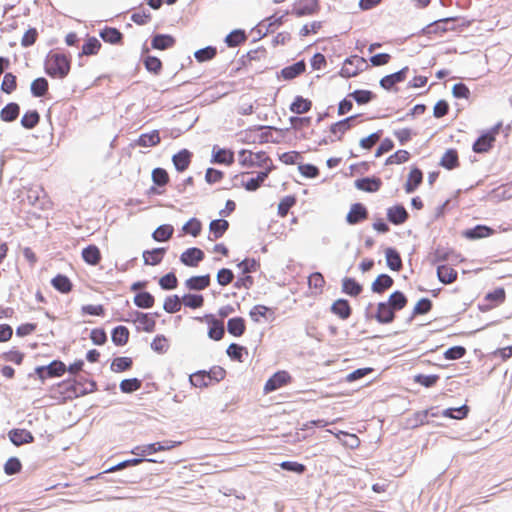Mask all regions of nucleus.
Instances as JSON below:
<instances>
[{
  "label": "nucleus",
  "mask_w": 512,
  "mask_h": 512,
  "mask_svg": "<svg viewBox=\"0 0 512 512\" xmlns=\"http://www.w3.org/2000/svg\"><path fill=\"white\" fill-rule=\"evenodd\" d=\"M238 163L246 171L243 174L260 171L272 172L274 167L272 159L265 151L253 152L248 149H242L238 152Z\"/></svg>",
  "instance_id": "f257e3e1"
},
{
  "label": "nucleus",
  "mask_w": 512,
  "mask_h": 512,
  "mask_svg": "<svg viewBox=\"0 0 512 512\" xmlns=\"http://www.w3.org/2000/svg\"><path fill=\"white\" fill-rule=\"evenodd\" d=\"M44 70L52 78H65L71 70L70 55L60 51H50L44 62Z\"/></svg>",
  "instance_id": "f03ea898"
},
{
  "label": "nucleus",
  "mask_w": 512,
  "mask_h": 512,
  "mask_svg": "<svg viewBox=\"0 0 512 512\" xmlns=\"http://www.w3.org/2000/svg\"><path fill=\"white\" fill-rule=\"evenodd\" d=\"M194 320L208 325V337L214 341H219L224 337L225 327L223 320L217 319L214 314H205L195 317Z\"/></svg>",
  "instance_id": "7ed1b4c3"
},
{
  "label": "nucleus",
  "mask_w": 512,
  "mask_h": 512,
  "mask_svg": "<svg viewBox=\"0 0 512 512\" xmlns=\"http://www.w3.org/2000/svg\"><path fill=\"white\" fill-rule=\"evenodd\" d=\"M357 115L349 116L329 127V142L342 141L344 135L356 125Z\"/></svg>",
  "instance_id": "20e7f679"
},
{
  "label": "nucleus",
  "mask_w": 512,
  "mask_h": 512,
  "mask_svg": "<svg viewBox=\"0 0 512 512\" xmlns=\"http://www.w3.org/2000/svg\"><path fill=\"white\" fill-rule=\"evenodd\" d=\"M502 124L498 123L491 129L482 134L473 144L472 149L475 153H486L494 145Z\"/></svg>",
  "instance_id": "39448f33"
},
{
  "label": "nucleus",
  "mask_w": 512,
  "mask_h": 512,
  "mask_svg": "<svg viewBox=\"0 0 512 512\" xmlns=\"http://www.w3.org/2000/svg\"><path fill=\"white\" fill-rule=\"evenodd\" d=\"M292 382L291 375L285 371H277L274 373L265 383L263 392L265 394L271 393L277 389H280Z\"/></svg>",
  "instance_id": "423d86ee"
},
{
  "label": "nucleus",
  "mask_w": 512,
  "mask_h": 512,
  "mask_svg": "<svg viewBox=\"0 0 512 512\" xmlns=\"http://www.w3.org/2000/svg\"><path fill=\"white\" fill-rule=\"evenodd\" d=\"M365 64L366 60L363 57L357 55L351 56L344 61L340 74L346 78L354 77L363 70Z\"/></svg>",
  "instance_id": "0eeeda50"
},
{
  "label": "nucleus",
  "mask_w": 512,
  "mask_h": 512,
  "mask_svg": "<svg viewBox=\"0 0 512 512\" xmlns=\"http://www.w3.org/2000/svg\"><path fill=\"white\" fill-rule=\"evenodd\" d=\"M204 258V252L197 247L188 248L180 255L181 263L188 267H197Z\"/></svg>",
  "instance_id": "6e6552de"
},
{
  "label": "nucleus",
  "mask_w": 512,
  "mask_h": 512,
  "mask_svg": "<svg viewBox=\"0 0 512 512\" xmlns=\"http://www.w3.org/2000/svg\"><path fill=\"white\" fill-rule=\"evenodd\" d=\"M58 386L61 393L68 399L77 398L87 393L83 385L77 381H63Z\"/></svg>",
  "instance_id": "1a4fd4ad"
},
{
  "label": "nucleus",
  "mask_w": 512,
  "mask_h": 512,
  "mask_svg": "<svg viewBox=\"0 0 512 512\" xmlns=\"http://www.w3.org/2000/svg\"><path fill=\"white\" fill-rule=\"evenodd\" d=\"M408 71V66H405L395 73L384 76L380 80V86L385 90H391L396 84L404 82L406 80Z\"/></svg>",
  "instance_id": "9d476101"
},
{
  "label": "nucleus",
  "mask_w": 512,
  "mask_h": 512,
  "mask_svg": "<svg viewBox=\"0 0 512 512\" xmlns=\"http://www.w3.org/2000/svg\"><path fill=\"white\" fill-rule=\"evenodd\" d=\"M371 318H374L380 324H390L395 319V312L386 301L379 302L376 313Z\"/></svg>",
  "instance_id": "9b49d317"
},
{
  "label": "nucleus",
  "mask_w": 512,
  "mask_h": 512,
  "mask_svg": "<svg viewBox=\"0 0 512 512\" xmlns=\"http://www.w3.org/2000/svg\"><path fill=\"white\" fill-rule=\"evenodd\" d=\"M506 299V292L505 289L502 287L496 288L492 292H489L484 297V310H491L502 303H504Z\"/></svg>",
  "instance_id": "f8f14e48"
},
{
  "label": "nucleus",
  "mask_w": 512,
  "mask_h": 512,
  "mask_svg": "<svg viewBox=\"0 0 512 512\" xmlns=\"http://www.w3.org/2000/svg\"><path fill=\"white\" fill-rule=\"evenodd\" d=\"M367 218L368 210L362 203L352 204L349 212L346 215V221L351 225L362 222Z\"/></svg>",
  "instance_id": "ddd939ff"
},
{
  "label": "nucleus",
  "mask_w": 512,
  "mask_h": 512,
  "mask_svg": "<svg viewBox=\"0 0 512 512\" xmlns=\"http://www.w3.org/2000/svg\"><path fill=\"white\" fill-rule=\"evenodd\" d=\"M355 187L364 192H377L382 186V180L378 177H364L355 180Z\"/></svg>",
  "instance_id": "4468645a"
},
{
  "label": "nucleus",
  "mask_w": 512,
  "mask_h": 512,
  "mask_svg": "<svg viewBox=\"0 0 512 512\" xmlns=\"http://www.w3.org/2000/svg\"><path fill=\"white\" fill-rule=\"evenodd\" d=\"M409 215L403 205H394L387 209V219L394 225H401L405 223Z\"/></svg>",
  "instance_id": "2eb2a0df"
},
{
  "label": "nucleus",
  "mask_w": 512,
  "mask_h": 512,
  "mask_svg": "<svg viewBox=\"0 0 512 512\" xmlns=\"http://www.w3.org/2000/svg\"><path fill=\"white\" fill-rule=\"evenodd\" d=\"M211 284V278L209 274L192 276L188 278L184 285L188 290L191 291H202L208 288Z\"/></svg>",
  "instance_id": "dca6fc26"
},
{
  "label": "nucleus",
  "mask_w": 512,
  "mask_h": 512,
  "mask_svg": "<svg viewBox=\"0 0 512 512\" xmlns=\"http://www.w3.org/2000/svg\"><path fill=\"white\" fill-rule=\"evenodd\" d=\"M330 310L341 320H347L352 314V308L346 299L335 300L332 303Z\"/></svg>",
  "instance_id": "f3484780"
},
{
  "label": "nucleus",
  "mask_w": 512,
  "mask_h": 512,
  "mask_svg": "<svg viewBox=\"0 0 512 512\" xmlns=\"http://www.w3.org/2000/svg\"><path fill=\"white\" fill-rule=\"evenodd\" d=\"M422 181H423L422 171L417 167L411 168V170L407 176L405 185H404L405 192L408 194L414 192L420 186Z\"/></svg>",
  "instance_id": "a211bd4d"
},
{
  "label": "nucleus",
  "mask_w": 512,
  "mask_h": 512,
  "mask_svg": "<svg viewBox=\"0 0 512 512\" xmlns=\"http://www.w3.org/2000/svg\"><path fill=\"white\" fill-rule=\"evenodd\" d=\"M166 251L167 249L163 247L143 251L142 257L144 264L150 266L160 264L166 254Z\"/></svg>",
  "instance_id": "6ab92c4d"
},
{
  "label": "nucleus",
  "mask_w": 512,
  "mask_h": 512,
  "mask_svg": "<svg viewBox=\"0 0 512 512\" xmlns=\"http://www.w3.org/2000/svg\"><path fill=\"white\" fill-rule=\"evenodd\" d=\"M9 438L15 446L29 444L34 441L32 433L26 429H12L9 431Z\"/></svg>",
  "instance_id": "aec40b11"
},
{
  "label": "nucleus",
  "mask_w": 512,
  "mask_h": 512,
  "mask_svg": "<svg viewBox=\"0 0 512 512\" xmlns=\"http://www.w3.org/2000/svg\"><path fill=\"white\" fill-rule=\"evenodd\" d=\"M229 228V222L225 219H216L209 224V240L215 241L221 238Z\"/></svg>",
  "instance_id": "412c9836"
},
{
  "label": "nucleus",
  "mask_w": 512,
  "mask_h": 512,
  "mask_svg": "<svg viewBox=\"0 0 512 512\" xmlns=\"http://www.w3.org/2000/svg\"><path fill=\"white\" fill-rule=\"evenodd\" d=\"M192 159V153L187 149H183L173 155L172 162L177 171L183 172L188 169Z\"/></svg>",
  "instance_id": "4be33fe9"
},
{
  "label": "nucleus",
  "mask_w": 512,
  "mask_h": 512,
  "mask_svg": "<svg viewBox=\"0 0 512 512\" xmlns=\"http://www.w3.org/2000/svg\"><path fill=\"white\" fill-rule=\"evenodd\" d=\"M394 284V280L388 274H380L371 284V290L377 294H383Z\"/></svg>",
  "instance_id": "5701e85b"
},
{
  "label": "nucleus",
  "mask_w": 512,
  "mask_h": 512,
  "mask_svg": "<svg viewBox=\"0 0 512 512\" xmlns=\"http://www.w3.org/2000/svg\"><path fill=\"white\" fill-rule=\"evenodd\" d=\"M459 165V155L456 149H448L440 159V166L447 170L458 168Z\"/></svg>",
  "instance_id": "b1692460"
},
{
  "label": "nucleus",
  "mask_w": 512,
  "mask_h": 512,
  "mask_svg": "<svg viewBox=\"0 0 512 512\" xmlns=\"http://www.w3.org/2000/svg\"><path fill=\"white\" fill-rule=\"evenodd\" d=\"M306 70V64L303 60L298 61L290 66L281 70V76L285 80H292L297 76L303 74Z\"/></svg>",
  "instance_id": "393cba45"
},
{
  "label": "nucleus",
  "mask_w": 512,
  "mask_h": 512,
  "mask_svg": "<svg viewBox=\"0 0 512 512\" xmlns=\"http://www.w3.org/2000/svg\"><path fill=\"white\" fill-rule=\"evenodd\" d=\"M457 271L450 265H440L437 268V276L440 282L451 284L457 279Z\"/></svg>",
  "instance_id": "a878e982"
},
{
  "label": "nucleus",
  "mask_w": 512,
  "mask_h": 512,
  "mask_svg": "<svg viewBox=\"0 0 512 512\" xmlns=\"http://www.w3.org/2000/svg\"><path fill=\"white\" fill-rule=\"evenodd\" d=\"M386 263L389 269L399 272L402 267V259L399 252L394 248H387L385 250Z\"/></svg>",
  "instance_id": "bb28decb"
},
{
  "label": "nucleus",
  "mask_w": 512,
  "mask_h": 512,
  "mask_svg": "<svg viewBox=\"0 0 512 512\" xmlns=\"http://www.w3.org/2000/svg\"><path fill=\"white\" fill-rule=\"evenodd\" d=\"M82 258L89 265H98L101 261V252L96 245H89L82 250Z\"/></svg>",
  "instance_id": "cd10ccee"
},
{
  "label": "nucleus",
  "mask_w": 512,
  "mask_h": 512,
  "mask_svg": "<svg viewBox=\"0 0 512 512\" xmlns=\"http://www.w3.org/2000/svg\"><path fill=\"white\" fill-rule=\"evenodd\" d=\"M51 285L54 287V289L63 294H68L73 289L71 280L63 274H58L52 278Z\"/></svg>",
  "instance_id": "c85d7f7f"
},
{
  "label": "nucleus",
  "mask_w": 512,
  "mask_h": 512,
  "mask_svg": "<svg viewBox=\"0 0 512 512\" xmlns=\"http://www.w3.org/2000/svg\"><path fill=\"white\" fill-rule=\"evenodd\" d=\"M227 330L234 337L242 336L246 331V323L242 317L230 318L227 322Z\"/></svg>",
  "instance_id": "c756f323"
},
{
  "label": "nucleus",
  "mask_w": 512,
  "mask_h": 512,
  "mask_svg": "<svg viewBox=\"0 0 512 512\" xmlns=\"http://www.w3.org/2000/svg\"><path fill=\"white\" fill-rule=\"evenodd\" d=\"M312 101L302 96H296L291 103L289 109L295 114H304L311 110Z\"/></svg>",
  "instance_id": "7c9ffc66"
},
{
  "label": "nucleus",
  "mask_w": 512,
  "mask_h": 512,
  "mask_svg": "<svg viewBox=\"0 0 512 512\" xmlns=\"http://www.w3.org/2000/svg\"><path fill=\"white\" fill-rule=\"evenodd\" d=\"M209 372L206 370H200L190 375V383L196 388H206L212 385V381L209 377Z\"/></svg>",
  "instance_id": "2f4dec72"
},
{
  "label": "nucleus",
  "mask_w": 512,
  "mask_h": 512,
  "mask_svg": "<svg viewBox=\"0 0 512 512\" xmlns=\"http://www.w3.org/2000/svg\"><path fill=\"white\" fill-rule=\"evenodd\" d=\"M363 287L360 283H358L354 278L345 277L342 280V292L352 296L357 297L361 294Z\"/></svg>",
  "instance_id": "473e14b6"
},
{
  "label": "nucleus",
  "mask_w": 512,
  "mask_h": 512,
  "mask_svg": "<svg viewBox=\"0 0 512 512\" xmlns=\"http://www.w3.org/2000/svg\"><path fill=\"white\" fill-rule=\"evenodd\" d=\"M213 162L231 165L234 162V153L229 149L213 148Z\"/></svg>",
  "instance_id": "72a5a7b5"
},
{
  "label": "nucleus",
  "mask_w": 512,
  "mask_h": 512,
  "mask_svg": "<svg viewBox=\"0 0 512 512\" xmlns=\"http://www.w3.org/2000/svg\"><path fill=\"white\" fill-rule=\"evenodd\" d=\"M494 234V230L485 225H477L472 229L466 230L463 235L468 239L486 238Z\"/></svg>",
  "instance_id": "f704fd0d"
},
{
  "label": "nucleus",
  "mask_w": 512,
  "mask_h": 512,
  "mask_svg": "<svg viewBox=\"0 0 512 512\" xmlns=\"http://www.w3.org/2000/svg\"><path fill=\"white\" fill-rule=\"evenodd\" d=\"M394 312L400 311L406 307L408 299L401 291H394L386 301Z\"/></svg>",
  "instance_id": "c9c22d12"
},
{
  "label": "nucleus",
  "mask_w": 512,
  "mask_h": 512,
  "mask_svg": "<svg viewBox=\"0 0 512 512\" xmlns=\"http://www.w3.org/2000/svg\"><path fill=\"white\" fill-rule=\"evenodd\" d=\"M130 332L125 326H117L112 330L111 339L116 346H124L129 341Z\"/></svg>",
  "instance_id": "e433bc0d"
},
{
  "label": "nucleus",
  "mask_w": 512,
  "mask_h": 512,
  "mask_svg": "<svg viewBox=\"0 0 512 512\" xmlns=\"http://www.w3.org/2000/svg\"><path fill=\"white\" fill-rule=\"evenodd\" d=\"M161 138L158 130H153L150 133H144L137 139V145L141 147H152L160 143Z\"/></svg>",
  "instance_id": "4c0bfd02"
},
{
  "label": "nucleus",
  "mask_w": 512,
  "mask_h": 512,
  "mask_svg": "<svg viewBox=\"0 0 512 512\" xmlns=\"http://www.w3.org/2000/svg\"><path fill=\"white\" fill-rule=\"evenodd\" d=\"M20 113V107L17 103H8L1 111L0 118L4 122H12L16 120Z\"/></svg>",
  "instance_id": "58836bf2"
},
{
  "label": "nucleus",
  "mask_w": 512,
  "mask_h": 512,
  "mask_svg": "<svg viewBox=\"0 0 512 512\" xmlns=\"http://www.w3.org/2000/svg\"><path fill=\"white\" fill-rule=\"evenodd\" d=\"M271 172L267 171H258L257 176L255 178H250L247 181H242V187H244L247 191H256L266 180L268 175Z\"/></svg>",
  "instance_id": "ea45409f"
},
{
  "label": "nucleus",
  "mask_w": 512,
  "mask_h": 512,
  "mask_svg": "<svg viewBox=\"0 0 512 512\" xmlns=\"http://www.w3.org/2000/svg\"><path fill=\"white\" fill-rule=\"evenodd\" d=\"M175 44V39L170 35L158 34L153 37L151 45L154 49L165 50Z\"/></svg>",
  "instance_id": "a19ab883"
},
{
  "label": "nucleus",
  "mask_w": 512,
  "mask_h": 512,
  "mask_svg": "<svg viewBox=\"0 0 512 512\" xmlns=\"http://www.w3.org/2000/svg\"><path fill=\"white\" fill-rule=\"evenodd\" d=\"M157 452H160V448H159L158 442H154V443H150V444H145V445H138V446H135L131 450V453L133 455L138 456L139 458H145V456L151 455V454H154V453H157Z\"/></svg>",
  "instance_id": "79ce46f5"
},
{
  "label": "nucleus",
  "mask_w": 512,
  "mask_h": 512,
  "mask_svg": "<svg viewBox=\"0 0 512 512\" xmlns=\"http://www.w3.org/2000/svg\"><path fill=\"white\" fill-rule=\"evenodd\" d=\"M143 461H147V462H151V463H163V460L158 461L156 459H151V458L145 459V458L138 457V458H133V459H128V460L122 461V462L118 463L117 465L109 468L106 472H115L118 470H122L126 467L137 466L140 463H142Z\"/></svg>",
  "instance_id": "37998d69"
},
{
  "label": "nucleus",
  "mask_w": 512,
  "mask_h": 512,
  "mask_svg": "<svg viewBox=\"0 0 512 512\" xmlns=\"http://www.w3.org/2000/svg\"><path fill=\"white\" fill-rule=\"evenodd\" d=\"M49 83L44 77H39L31 83V93L35 97H43L47 94Z\"/></svg>",
  "instance_id": "c03bdc74"
},
{
  "label": "nucleus",
  "mask_w": 512,
  "mask_h": 512,
  "mask_svg": "<svg viewBox=\"0 0 512 512\" xmlns=\"http://www.w3.org/2000/svg\"><path fill=\"white\" fill-rule=\"evenodd\" d=\"M100 36L105 42L111 44H118L123 38L122 33L118 29L112 27H106L103 29Z\"/></svg>",
  "instance_id": "a18cd8bd"
},
{
  "label": "nucleus",
  "mask_w": 512,
  "mask_h": 512,
  "mask_svg": "<svg viewBox=\"0 0 512 512\" xmlns=\"http://www.w3.org/2000/svg\"><path fill=\"white\" fill-rule=\"evenodd\" d=\"M174 232V228L172 225L164 224L159 226L152 234V237L157 242H165L168 241Z\"/></svg>",
  "instance_id": "49530a36"
},
{
  "label": "nucleus",
  "mask_w": 512,
  "mask_h": 512,
  "mask_svg": "<svg viewBox=\"0 0 512 512\" xmlns=\"http://www.w3.org/2000/svg\"><path fill=\"white\" fill-rule=\"evenodd\" d=\"M182 303L185 307L198 309L204 305V297L201 294L188 293L182 296Z\"/></svg>",
  "instance_id": "de8ad7c7"
},
{
  "label": "nucleus",
  "mask_w": 512,
  "mask_h": 512,
  "mask_svg": "<svg viewBox=\"0 0 512 512\" xmlns=\"http://www.w3.org/2000/svg\"><path fill=\"white\" fill-rule=\"evenodd\" d=\"M134 303L139 308L148 309L153 307L155 299L149 292H140L135 295Z\"/></svg>",
  "instance_id": "09e8293b"
},
{
  "label": "nucleus",
  "mask_w": 512,
  "mask_h": 512,
  "mask_svg": "<svg viewBox=\"0 0 512 512\" xmlns=\"http://www.w3.org/2000/svg\"><path fill=\"white\" fill-rule=\"evenodd\" d=\"M40 115L36 110L27 111L21 119V125L26 129H33L38 125Z\"/></svg>",
  "instance_id": "8fccbe9b"
},
{
  "label": "nucleus",
  "mask_w": 512,
  "mask_h": 512,
  "mask_svg": "<svg viewBox=\"0 0 512 512\" xmlns=\"http://www.w3.org/2000/svg\"><path fill=\"white\" fill-rule=\"evenodd\" d=\"M44 367L50 378L61 377L67 371L66 365L60 360H54Z\"/></svg>",
  "instance_id": "3c124183"
},
{
  "label": "nucleus",
  "mask_w": 512,
  "mask_h": 512,
  "mask_svg": "<svg viewBox=\"0 0 512 512\" xmlns=\"http://www.w3.org/2000/svg\"><path fill=\"white\" fill-rule=\"evenodd\" d=\"M182 304H183L182 298L180 299L179 296H177V295L168 296L164 300L163 309L167 313H171V314L176 313L181 310Z\"/></svg>",
  "instance_id": "603ef678"
},
{
  "label": "nucleus",
  "mask_w": 512,
  "mask_h": 512,
  "mask_svg": "<svg viewBox=\"0 0 512 512\" xmlns=\"http://www.w3.org/2000/svg\"><path fill=\"white\" fill-rule=\"evenodd\" d=\"M247 40L243 30H234L226 36L225 42L229 47H237Z\"/></svg>",
  "instance_id": "864d4df0"
},
{
  "label": "nucleus",
  "mask_w": 512,
  "mask_h": 512,
  "mask_svg": "<svg viewBox=\"0 0 512 512\" xmlns=\"http://www.w3.org/2000/svg\"><path fill=\"white\" fill-rule=\"evenodd\" d=\"M133 361L130 357H116L111 363V370L114 372H123L132 367Z\"/></svg>",
  "instance_id": "5fc2aeb1"
},
{
  "label": "nucleus",
  "mask_w": 512,
  "mask_h": 512,
  "mask_svg": "<svg viewBox=\"0 0 512 512\" xmlns=\"http://www.w3.org/2000/svg\"><path fill=\"white\" fill-rule=\"evenodd\" d=\"M296 204L295 196L288 195L282 198L278 204V215L282 218L286 217L289 210Z\"/></svg>",
  "instance_id": "6e6d98bb"
},
{
  "label": "nucleus",
  "mask_w": 512,
  "mask_h": 512,
  "mask_svg": "<svg viewBox=\"0 0 512 512\" xmlns=\"http://www.w3.org/2000/svg\"><path fill=\"white\" fill-rule=\"evenodd\" d=\"M100 48H101L100 41L95 37H91L82 46L81 55H86V56L96 55L99 52Z\"/></svg>",
  "instance_id": "4d7b16f0"
},
{
  "label": "nucleus",
  "mask_w": 512,
  "mask_h": 512,
  "mask_svg": "<svg viewBox=\"0 0 512 512\" xmlns=\"http://www.w3.org/2000/svg\"><path fill=\"white\" fill-rule=\"evenodd\" d=\"M383 135V130H378L367 137H364L360 140L359 145L361 148L365 150H370L373 146H375Z\"/></svg>",
  "instance_id": "13d9d810"
},
{
  "label": "nucleus",
  "mask_w": 512,
  "mask_h": 512,
  "mask_svg": "<svg viewBox=\"0 0 512 512\" xmlns=\"http://www.w3.org/2000/svg\"><path fill=\"white\" fill-rule=\"evenodd\" d=\"M182 230L186 234L197 237L201 233L202 223L197 218H191L184 224Z\"/></svg>",
  "instance_id": "bf43d9fd"
},
{
  "label": "nucleus",
  "mask_w": 512,
  "mask_h": 512,
  "mask_svg": "<svg viewBox=\"0 0 512 512\" xmlns=\"http://www.w3.org/2000/svg\"><path fill=\"white\" fill-rule=\"evenodd\" d=\"M217 55V49L212 46L199 49L194 53V57L198 62L210 61Z\"/></svg>",
  "instance_id": "052dcab7"
},
{
  "label": "nucleus",
  "mask_w": 512,
  "mask_h": 512,
  "mask_svg": "<svg viewBox=\"0 0 512 512\" xmlns=\"http://www.w3.org/2000/svg\"><path fill=\"white\" fill-rule=\"evenodd\" d=\"M349 97L353 98L359 105H364L372 101L375 95L369 90H355L349 94Z\"/></svg>",
  "instance_id": "680f3d73"
},
{
  "label": "nucleus",
  "mask_w": 512,
  "mask_h": 512,
  "mask_svg": "<svg viewBox=\"0 0 512 512\" xmlns=\"http://www.w3.org/2000/svg\"><path fill=\"white\" fill-rule=\"evenodd\" d=\"M152 181L157 186H165L169 183V174L168 172L163 168H155L152 171Z\"/></svg>",
  "instance_id": "e2e57ef3"
},
{
  "label": "nucleus",
  "mask_w": 512,
  "mask_h": 512,
  "mask_svg": "<svg viewBox=\"0 0 512 512\" xmlns=\"http://www.w3.org/2000/svg\"><path fill=\"white\" fill-rule=\"evenodd\" d=\"M17 88V78L12 73H6L3 77L1 90L6 94H11Z\"/></svg>",
  "instance_id": "0e129e2a"
},
{
  "label": "nucleus",
  "mask_w": 512,
  "mask_h": 512,
  "mask_svg": "<svg viewBox=\"0 0 512 512\" xmlns=\"http://www.w3.org/2000/svg\"><path fill=\"white\" fill-rule=\"evenodd\" d=\"M1 357L8 362H12L16 365H21L24 361L25 354L20 350L13 348L9 351L4 352Z\"/></svg>",
  "instance_id": "69168bd1"
},
{
  "label": "nucleus",
  "mask_w": 512,
  "mask_h": 512,
  "mask_svg": "<svg viewBox=\"0 0 512 512\" xmlns=\"http://www.w3.org/2000/svg\"><path fill=\"white\" fill-rule=\"evenodd\" d=\"M226 353L232 360L242 362L243 354L247 353V351L245 347L238 345L236 343H232L228 346Z\"/></svg>",
  "instance_id": "338daca9"
},
{
  "label": "nucleus",
  "mask_w": 512,
  "mask_h": 512,
  "mask_svg": "<svg viewBox=\"0 0 512 512\" xmlns=\"http://www.w3.org/2000/svg\"><path fill=\"white\" fill-rule=\"evenodd\" d=\"M144 66L149 72L155 75H158L162 70V62L155 56H147L144 59Z\"/></svg>",
  "instance_id": "774afa93"
}]
</instances>
